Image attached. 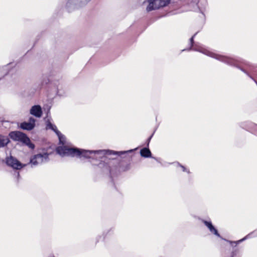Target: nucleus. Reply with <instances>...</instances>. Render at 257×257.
<instances>
[{"mask_svg":"<svg viewBox=\"0 0 257 257\" xmlns=\"http://www.w3.org/2000/svg\"><path fill=\"white\" fill-rule=\"evenodd\" d=\"M57 135L59 143L62 146H59L56 148L57 154L61 156L78 157L79 158H92L93 159H101L103 158H107V156L113 155L121 156L128 155L133 153L135 149H131L125 151H114L109 150H100L97 151H89L78 149L77 148H69L65 146V137L58 130H53Z\"/></svg>","mask_w":257,"mask_h":257,"instance_id":"nucleus-1","label":"nucleus"},{"mask_svg":"<svg viewBox=\"0 0 257 257\" xmlns=\"http://www.w3.org/2000/svg\"><path fill=\"white\" fill-rule=\"evenodd\" d=\"M59 82L58 80H52L50 78L43 75L40 83L37 87H35V89L36 90L41 89L43 87H46L48 96L50 98L53 99L56 96L60 97L64 96V91L59 88Z\"/></svg>","mask_w":257,"mask_h":257,"instance_id":"nucleus-2","label":"nucleus"},{"mask_svg":"<svg viewBox=\"0 0 257 257\" xmlns=\"http://www.w3.org/2000/svg\"><path fill=\"white\" fill-rule=\"evenodd\" d=\"M191 50L201 53L210 57L214 58L216 60H217L229 66H230L231 63H232V61H233L235 57L216 54L211 52L208 50L204 48L202 45L198 42H196L193 46H190L188 48L182 50V51H189Z\"/></svg>","mask_w":257,"mask_h":257,"instance_id":"nucleus-3","label":"nucleus"},{"mask_svg":"<svg viewBox=\"0 0 257 257\" xmlns=\"http://www.w3.org/2000/svg\"><path fill=\"white\" fill-rule=\"evenodd\" d=\"M148 5L146 8L147 12L159 10L168 6L171 0H147Z\"/></svg>","mask_w":257,"mask_h":257,"instance_id":"nucleus-4","label":"nucleus"},{"mask_svg":"<svg viewBox=\"0 0 257 257\" xmlns=\"http://www.w3.org/2000/svg\"><path fill=\"white\" fill-rule=\"evenodd\" d=\"M11 138L14 141H21L31 149L35 148V145L31 143L30 139L24 133L19 132H12L10 134Z\"/></svg>","mask_w":257,"mask_h":257,"instance_id":"nucleus-5","label":"nucleus"},{"mask_svg":"<svg viewBox=\"0 0 257 257\" xmlns=\"http://www.w3.org/2000/svg\"><path fill=\"white\" fill-rule=\"evenodd\" d=\"M91 0H68L66 9L68 12L85 6Z\"/></svg>","mask_w":257,"mask_h":257,"instance_id":"nucleus-6","label":"nucleus"},{"mask_svg":"<svg viewBox=\"0 0 257 257\" xmlns=\"http://www.w3.org/2000/svg\"><path fill=\"white\" fill-rule=\"evenodd\" d=\"M49 154H38L34 155L30 160V163L32 166H36L49 161Z\"/></svg>","mask_w":257,"mask_h":257,"instance_id":"nucleus-7","label":"nucleus"},{"mask_svg":"<svg viewBox=\"0 0 257 257\" xmlns=\"http://www.w3.org/2000/svg\"><path fill=\"white\" fill-rule=\"evenodd\" d=\"M0 122H2V123H6L9 124V128H11V127H14L16 128H29V127L27 124V121H25L21 123H19L18 122L16 121H4V118L2 116H0Z\"/></svg>","mask_w":257,"mask_h":257,"instance_id":"nucleus-8","label":"nucleus"},{"mask_svg":"<svg viewBox=\"0 0 257 257\" xmlns=\"http://www.w3.org/2000/svg\"><path fill=\"white\" fill-rule=\"evenodd\" d=\"M6 163L8 166L16 170H20L25 166V165L21 163L16 158L13 156H10L7 158Z\"/></svg>","mask_w":257,"mask_h":257,"instance_id":"nucleus-9","label":"nucleus"},{"mask_svg":"<svg viewBox=\"0 0 257 257\" xmlns=\"http://www.w3.org/2000/svg\"><path fill=\"white\" fill-rule=\"evenodd\" d=\"M30 113L37 118H40L43 114L41 106L39 104L33 105L30 109Z\"/></svg>","mask_w":257,"mask_h":257,"instance_id":"nucleus-10","label":"nucleus"},{"mask_svg":"<svg viewBox=\"0 0 257 257\" xmlns=\"http://www.w3.org/2000/svg\"><path fill=\"white\" fill-rule=\"evenodd\" d=\"M12 64V63H9L7 65L0 67V80L5 76L8 75L12 71V70H9V66Z\"/></svg>","mask_w":257,"mask_h":257,"instance_id":"nucleus-11","label":"nucleus"},{"mask_svg":"<svg viewBox=\"0 0 257 257\" xmlns=\"http://www.w3.org/2000/svg\"><path fill=\"white\" fill-rule=\"evenodd\" d=\"M49 111L47 113V116L44 118V120L46 123L45 128H57V126L55 124L52 122V119L50 116H48Z\"/></svg>","mask_w":257,"mask_h":257,"instance_id":"nucleus-12","label":"nucleus"},{"mask_svg":"<svg viewBox=\"0 0 257 257\" xmlns=\"http://www.w3.org/2000/svg\"><path fill=\"white\" fill-rule=\"evenodd\" d=\"M240 127L242 128H257V124L249 121L241 122Z\"/></svg>","mask_w":257,"mask_h":257,"instance_id":"nucleus-13","label":"nucleus"},{"mask_svg":"<svg viewBox=\"0 0 257 257\" xmlns=\"http://www.w3.org/2000/svg\"><path fill=\"white\" fill-rule=\"evenodd\" d=\"M205 225L208 228L210 231L214 234V235H216L218 237H220V234L218 233L217 230L213 226L212 223L210 221H203Z\"/></svg>","mask_w":257,"mask_h":257,"instance_id":"nucleus-14","label":"nucleus"},{"mask_svg":"<svg viewBox=\"0 0 257 257\" xmlns=\"http://www.w3.org/2000/svg\"><path fill=\"white\" fill-rule=\"evenodd\" d=\"M140 154L141 156L144 158L151 157L152 154L148 146L147 148H144L141 149L140 151Z\"/></svg>","mask_w":257,"mask_h":257,"instance_id":"nucleus-15","label":"nucleus"},{"mask_svg":"<svg viewBox=\"0 0 257 257\" xmlns=\"http://www.w3.org/2000/svg\"><path fill=\"white\" fill-rule=\"evenodd\" d=\"M9 142V139L8 137L0 135V148L6 146Z\"/></svg>","mask_w":257,"mask_h":257,"instance_id":"nucleus-16","label":"nucleus"},{"mask_svg":"<svg viewBox=\"0 0 257 257\" xmlns=\"http://www.w3.org/2000/svg\"><path fill=\"white\" fill-rule=\"evenodd\" d=\"M36 119L34 118L33 117L31 116L29 118L28 121H27V124L29 127V128H34L36 126Z\"/></svg>","mask_w":257,"mask_h":257,"instance_id":"nucleus-17","label":"nucleus"},{"mask_svg":"<svg viewBox=\"0 0 257 257\" xmlns=\"http://www.w3.org/2000/svg\"><path fill=\"white\" fill-rule=\"evenodd\" d=\"M199 33V31L195 33L190 39H189V45L190 46H193V45L196 43L194 41V38L195 36L197 35V34Z\"/></svg>","mask_w":257,"mask_h":257,"instance_id":"nucleus-18","label":"nucleus"},{"mask_svg":"<svg viewBox=\"0 0 257 257\" xmlns=\"http://www.w3.org/2000/svg\"><path fill=\"white\" fill-rule=\"evenodd\" d=\"M248 235H246V236H245L244 237H243V238L238 240V241H229V242L230 243V244H231L232 245L233 244H235V246L237 245V244L242 242L243 241L245 240L248 237Z\"/></svg>","mask_w":257,"mask_h":257,"instance_id":"nucleus-19","label":"nucleus"},{"mask_svg":"<svg viewBox=\"0 0 257 257\" xmlns=\"http://www.w3.org/2000/svg\"><path fill=\"white\" fill-rule=\"evenodd\" d=\"M155 134V132H153V134L151 136H150V137L148 138V139H147V146L148 147H149V145L150 142V141H151V139H152V136H153V134Z\"/></svg>","mask_w":257,"mask_h":257,"instance_id":"nucleus-20","label":"nucleus"},{"mask_svg":"<svg viewBox=\"0 0 257 257\" xmlns=\"http://www.w3.org/2000/svg\"><path fill=\"white\" fill-rule=\"evenodd\" d=\"M178 165L179 166H180L182 168L183 171H184V172L186 171V168H185L184 166L180 165L179 163H178Z\"/></svg>","mask_w":257,"mask_h":257,"instance_id":"nucleus-21","label":"nucleus"},{"mask_svg":"<svg viewBox=\"0 0 257 257\" xmlns=\"http://www.w3.org/2000/svg\"><path fill=\"white\" fill-rule=\"evenodd\" d=\"M236 252V250L233 251L231 253V257H233L234 255H235Z\"/></svg>","mask_w":257,"mask_h":257,"instance_id":"nucleus-22","label":"nucleus"},{"mask_svg":"<svg viewBox=\"0 0 257 257\" xmlns=\"http://www.w3.org/2000/svg\"><path fill=\"white\" fill-rule=\"evenodd\" d=\"M17 175L18 177H19V176H20V174H19V173H17Z\"/></svg>","mask_w":257,"mask_h":257,"instance_id":"nucleus-23","label":"nucleus"},{"mask_svg":"<svg viewBox=\"0 0 257 257\" xmlns=\"http://www.w3.org/2000/svg\"><path fill=\"white\" fill-rule=\"evenodd\" d=\"M130 169L129 165H128V166H127V168L126 169V170H128V169Z\"/></svg>","mask_w":257,"mask_h":257,"instance_id":"nucleus-24","label":"nucleus"},{"mask_svg":"<svg viewBox=\"0 0 257 257\" xmlns=\"http://www.w3.org/2000/svg\"><path fill=\"white\" fill-rule=\"evenodd\" d=\"M4 127H5V128H7V126H5Z\"/></svg>","mask_w":257,"mask_h":257,"instance_id":"nucleus-25","label":"nucleus"}]
</instances>
